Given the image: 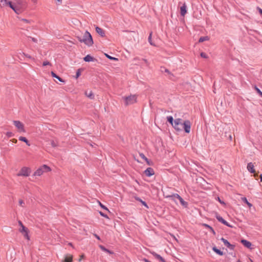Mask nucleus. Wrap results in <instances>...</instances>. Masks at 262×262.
Instances as JSON below:
<instances>
[{
    "label": "nucleus",
    "instance_id": "1",
    "mask_svg": "<svg viewBox=\"0 0 262 262\" xmlns=\"http://www.w3.org/2000/svg\"><path fill=\"white\" fill-rule=\"evenodd\" d=\"M173 127L178 131H181L184 129L186 133L190 132L191 123L189 120L183 121L182 119L178 118L174 120Z\"/></svg>",
    "mask_w": 262,
    "mask_h": 262
},
{
    "label": "nucleus",
    "instance_id": "2",
    "mask_svg": "<svg viewBox=\"0 0 262 262\" xmlns=\"http://www.w3.org/2000/svg\"><path fill=\"white\" fill-rule=\"evenodd\" d=\"M8 6L17 14L20 13L26 8V3L23 0H17L16 3L12 4L8 2Z\"/></svg>",
    "mask_w": 262,
    "mask_h": 262
},
{
    "label": "nucleus",
    "instance_id": "3",
    "mask_svg": "<svg viewBox=\"0 0 262 262\" xmlns=\"http://www.w3.org/2000/svg\"><path fill=\"white\" fill-rule=\"evenodd\" d=\"M77 38L80 42H83L89 47L92 46L94 43L92 35L87 31L85 32L82 37L77 36Z\"/></svg>",
    "mask_w": 262,
    "mask_h": 262
},
{
    "label": "nucleus",
    "instance_id": "4",
    "mask_svg": "<svg viewBox=\"0 0 262 262\" xmlns=\"http://www.w3.org/2000/svg\"><path fill=\"white\" fill-rule=\"evenodd\" d=\"M51 171V168L46 165H43L38 168L34 173V176H40L44 172Z\"/></svg>",
    "mask_w": 262,
    "mask_h": 262
},
{
    "label": "nucleus",
    "instance_id": "5",
    "mask_svg": "<svg viewBox=\"0 0 262 262\" xmlns=\"http://www.w3.org/2000/svg\"><path fill=\"white\" fill-rule=\"evenodd\" d=\"M31 172L30 168L27 167H23L21 168L19 172L17 174V176L28 177Z\"/></svg>",
    "mask_w": 262,
    "mask_h": 262
},
{
    "label": "nucleus",
    "instance_id": "6",
    "mask_svg": "<svg viewBox=\"0 0 262 262\" xmlns=\"http://www.w3.org/2000/svg\"><path fill=\"white\" fill-rule=\"evenodd\" d=\"M125 101V105L132 104L136 102L137 97L135 95H130L124 98Z\"/></svg>",
    "mask_w": 262,
    "mask_h": 262
},
{
    "label": "nucleus",
    "instance_id": "7",
    "mask_svg": "<svg viewBox=\"0 0 262 262\" xmlns=\"http://www.w3.org/2000/svg\"><path fill=\"white\" fill-rule=\"evenodd\" d=\"M13 124L19 132H25L24 125L19 121H13Z\"/></svg>",
    "mask_w": 262,
    "mask_h": 262
},
{
    "label": "nucleus",
    "instance_id": "8",
    "mask_svg": "<svg viewBox=\"0 0 262 262\" xmlns=\"http://www.w3.org/2000/svg\"><path fill=\"white\" fill-rule=\"evenodd\" d=\"M216 218L220 222L222 223L224 225H226L227 226L229 227H232V226L231 225L229 224L227 222H226L224 219H223V217L222 216H221L220 215H216Z\"/></svg>",
    "mask_w": 262,
    "mask_h": 262
},
{
    "label": "nucleus",
    "instance_id": "9",
    "mask_svg": "<svg viewBox=\"0 0 262 262\" xmlns=\"http://www.w3.org/2000/svg\"><path fill=\"white\" fill-rule=\"evenodd\" d=\"M145 174L147 177H150L154 174V170L152 168L148 167L144 171Z\"/></svg>",
    "mask_w": 262,
    "mask_h": 262
},
{
    "label": "nucleus",
    "instance_id": "10",
    "mask_svg": "<svg viewBox=\"0 0 262 262\" xmlns=\"http://www.w3.org/2000/svg\"><path fill=\"white\" fill-rule=\"evenodd\" d=\"M18 224L20 226V228L19 229V231L22 234L24 232L28 231V229L23 224L22 222L20 221H18Z\"/></svg>",
    "mask_w": 262,
    "mask_h": 262
},
{
    "label": "nucleus",
    "instance_id": "11",
    "mask_svg": "<svg viewBox=\"0 0 262 262\" xmlns=\"http://www.w3.org/2000/svg\"><path fill=\"white\" fill-rule=\"evenodd\" d=\"M221 240L224 243V245L229 248L230 249H233L234 248V246L230 244V243L224 238L222 237L221 238Z\"/></svg>",
    "mask_w": 262,
    "mask_h": 262
},
{
    "label": "nucleus",
    "instance_id": "12",
    "mask_svg": "<svg viewBox=\"0 0 262 262\" xmlns=\"http://www.w3.org/2000/svg\"><path fill=\"white\" fill-rule=\"evenodd\" d=\"M95 29H96V32L99 35H100L101 37L105 36V31L104 30H103L102 28H101L99 27H96Z\"/></svg>",
    "mask_w": 262,
    "mask_h": 262
},
{
    "label": "nucleus",
    "instance_id": "13",
    "mask_svg": "<svg viewBox=\"0 0 262 262\" xmlns=\"http://www.w3.org/2000/svg\"><path fill=\"white\" fill-rule=\"evenodd\" d=\"M187 13V10H186V5L184 3L183 4V6L181 7L180 8V13L181 15L183 16H184Z\"/></svg>",
    "mask_w": 262,
    "mask_h": 262
},
{
    "label": "nucleus",
    "instance_id": "14",
    "mask_svg": "<svg viewBox=\"0 0 262 262\" xmlns=\"http://www.w3.org/2000/svg\"><path fill=\"white\" fill-rule=\"evenodd\" d=\"M152 255L158 260L160 261L161 262H166L164 259L161 257L159 254H157L155 252H151Z\"/></svg>",
    "mask_w": 262,
    "mask_h": 262
},
{
    "label": "nucleus",
    "instance_id": "15",
    "mask_svg": "<svg viewBox=\"0 0 262 262\" xmlns=\"http://www.w3.org/2000/svg\"><path fill=\"white\" fill-rule=\"evenodd\" d=\"M247 169L251 173H255V170L254 168L253 164L251 162L249 163L247 165Z\"/></svg>",
    "mask_w": 262,
    "mask_h": 262
},
{
    "label": "nucleus",
    "instance_id": "16",
    "mask_svg": "<svg viewBox=\"0 0 262 262\" xmlns=\"http://www.w3.org/2000/svg\"><path fill=\"white\" fill-rule=\"evenodd\" d=\"M85 95L91 99H93L94 98V93L91 91H86L85 92Z\"/></svg>",
    "mask_w": 262,
    "mask_h": 262
},
{
    "label": "nucleus",
    "instance_id": "17",
    "mask_svg": "<svg viewBox=\"0 0 262 262\" xmlns=\"http://www.w3.org/2000/svg\"><path fill=\"white\" fill-rule=\"evenodd\" d=\"M84 60L86 62L94 61L96 59L90 55H87L84 57Z\"/></svg>",
    "mask_w": 262,
    "mask_h": 262
},
{
    "label": "nucleus",
    "instance_id": "18",
    "mask_svg": "<svg viewBox=\"0 0 262 262\" xmlns=\"http://www.w3.org/2000/svg\"><path fill=\"white\" fill-rule=\"evenodd\" d=\"M241 243L243 244L244 246L248 248H250L251 246V243L250 242L247 241V240L245 239H242L241 241Z\"/></svg>",
    "mask_w": 262,
    "mask_h": 262
},
{
    "label": "nucleus",
    "instance_id": "19",
    "mask_svg": "<svg viewBox=\"0 0 262 262\" xmlns=\"http://www.w3.org/2000/svg\"><path fill=\"white\" fill-rule=\"evenodd\" d=\"M167 198H170L172 199V200L176 201V199L179 200L181 198V196L178 194L174 193V194H172L171 195L167 196Z\"/></svg>",
    "mask_w": 262,
    "mask_h": 262
},
{
    "label": "nucleus",
    "instance_id": "20",
    "mask_svg": "<svg viewBox=\"0 0 262 262\" xmlns=\"http://www.w3.org/2000/svg\"><path fill=\"white\" fill-rule=\"evenodd\" d=\"M73 261V256L72 255H67L65 257L63 262H72Z\"/></svg>",
    "mask_w": 262,
    "mask_h": 262
},
{
    "label": "nucleus",
    "instance_id": "21",
    "mask_svg": "<svg viewBox=\"0 0 262 262\" xmlns=\"http://www.w3.org/2000/svg\"><path fill=\"white\" fill-rule=\"evenodd\" d=\"M202 225L205 228L209 229V230H210L214 235L215 234V232L210 226L207 224H203Z\"/></svg>",
    "mask_w": 262,
    "mask_h": 262
},
{
    "label": "nucleus",
    "instance_id": "22",
    "mask_svg": "<svg viewBox=\"0 0 262 262\" xmlns=\"http://www.w3.org/2000/svg\"><path fill=\"white\" fill-rule=\"evenodd\" d=\"M51 75L53 77H54L56 79H57L59 81L61 82H64V81L60 77H59L58 75H57L54 72H51Z\"/></svg>",
    "mask_w": 262,
    "mask_h": 262
},
{
    "label": "nucleus",
    "instance_id": "23",
    "mask_svg": "<svg viewBox=\"0 0 262 262\" xmlns=\"http://www.w3.org/2000/svg\"><path fill=\"white\" fill-rule=\"evenodd\" d=\"M212 250L214 252H215L216 254L220 255H223L224 254L223 252L220 250L218 249L216 247H213L212 248Z\"/></svg>",
    "mask_w": 262,
    "mask_h": 262
},
{
    "label": "nucleus",
    "instance_id": "24",
    "mask_svg": "<svg viewBox=\"0 0 262 262\" xmlns=\"http://www.w3.org/2000/svg\"><path fill=\"white\" fill-rule=\"evenodd\" d=\"M19 140L21 141H23L26 143V144L28 146L30 145L29 141L27 139L26 137L20 136L19 137Z\"/></svg>",
    "mask_w": 262,
    "mask_h": 262
},
{
    "label": "nucleus",
    "instance_id": "25",
    "mask_svg": "<svg viewBox=\"0 0 262 262\" xmlns=\"http://www.w3.org/2000/svg\"><path fill=\"white\" fill-rule=\"evenodd\" d=\"M100 248L103 251L108 253L110 254H113V252L108 250L107 249L105 248L103 246L100 245L99 246Z\"/></svg>",
    "mask_w": 262,
    "mask_h": 262
},
{
    "label": "nucleus",
    "instance_id": "26",
    "mask_svg": "<svg viewBox=\"0 0 262 262\" xmlns=\"http://www.w3.org/2000/svg\"><path fill=\"white\" fill-rule=\"evenodd\" d=\"M209 39V38L208 36H203V37H201L199 40V42H202L204 41H207V40H208Z\"/></svg>",
    "mask_w": 262,
    "mask_h": 262
},
{
    "label": "nucleus",
    "instance_id": "27",
    "mask_svg": "<svg viewBox=\"0 0 262 262\" xmlns=\"http://www.w3.org/2000/svg\"><path fill=\"white\" fill-rule=\"evenodd\" d=\"M179 200L180 201V202L181 203V204L185 207H187V203L185 201H184V200L181 197Z\"/></svg>",
    "mask_w": 262,
    "mask_h": 262
},
{
    "label": "nucleus",
    "instance_id": "28",
    "mask_svg": "<svg viewBox=\"0 0 262 262\" xmlns=\"http://www.w3.org/2000/svg\"><path fill=\"white\" fill-rule=\"evenodd\" d=\"M167 120L172 126L174 125V121L172 116H168L167 117Z\"/></svg>",
    "mask_w": 262,
    "mask_h": 262
},
{
    "label": "nucleus",
    "instance_id": "29",
    "mask_svg": "<svg viewBox=\"0 0 262 262\" xmlns=\"http://www.w3.org/2000/svg\"><path fill=\"white\" fill-rule=\"evenodd\" d=\"M161 71L162 72L164 71L165 73H167L168 74H171L170 72L167 69H166L165 68L163 67H161Z\"/></svg>",
    "mask_w": 262,
    "mask_h": 262
},
{
    "label": "nucleus",
    "instance_id": "30",
    "mask_svg": "<svg viewBox=\"0 0 262 262\" xmlns=\"http://www.w3.org/2000/svg\"><path fill=\"white\" fill-rule=\"evenodd\" d=\"M81 71H82V69H78V70L76 72V76H75V78L76 79H77L81 75Z\"/></svg>",
    "mask_w": 262,
    "mask_h": 262
},
{
    "label": "nucleus",
    "instance_id": "31",
    "mask_svg": "<svg viewBox=\"0 0 262 262\" xmlns=\"http://www.w3.org/2000/svg\"><path fill=\"white\" fill-rule=\"evenodd\" d=\"M51 144L53 147H56L58 146V143L54 140L51 141Z\"/></svg>",
    "mask_w": 262,
    "mask_h": 262
},
{
    "label": "nucleus",
    "instance_id": "32",
    "mask_svg": "<svg viewBox=\"0 0 262 262\" xmlns=\"http://www.w3.org/2000/svg\"><path fill=\"white\" fill-rule=\"evenodd\" d=\"M106 57L107 58H108V59H111V60H118V58H115V57H112L110 55H108V54H105Z\"/></svg>",
    "mask_w": 262,
    "mask_h": 262
},
{
    "label": "nucleus",
    "instance_id": "33",
    "mask_svg": "<svg viewBox=\"0 0 262 262\" xmlns=\"http://www.w3.org/2000/svg\"><path fill=\"white\" fill-rule=\"evenodd\" d=\"M243 200L244 201V202L245 203H246L248 205V206L249 207H251L252 206V204L247 201V200L246 198H243Z\"/></svg>",
    "mask_w": 262,
    "mask_h": 262
},
{
    "label": "nucleus",
    "instance_id": "34",
    "mask_svg": "<svg viewBox=\"0 0 262 262\" xmlns=\"http://www.w3.org/2000/svg\"><path fill=\"white\" fill-rule=\"evenodd\" d=\"M1 3H3V6H8V2L7 0H1Z\"/></svg>",
    "mask_w": 262,
    "mask_h": 262
},
{
    "label": "nucleus",
    "instance_id": "35",
    "mask_svg": "<svg viewBox=\"0 0 262 262\" xmlns=\"http://www.w3.org/2000/svg\"><path fill=\"white\" fill-rule=\"evenodd\" d=\"M23 235L24 236V237L27 238V239H29V235H28V231H26V232H24V233L23 234Z\"/></svg>",
    "mask_w": 262,
    "mask_h": 262
},
{
    "label": "nucleus",
    "instance_id": "36",
    "mask_svg": "<svg viewBox=\"0 0 262 262\" xmlns=\"http://www.w3.org/2000/svg\"><path fill=\"white\" fill-rule=\"evenodd\" d=\"M255 89L258 94L262 97V92L256 86L255 87Z\"/></svg>",
    "mask_w": 262,
    "mask_h": 262
},
{
    "label": "nucleus",
    "instance_id": "37",
    "mask_svg": "<svg viewBox=\"0 0 262 262\" xmlns=\"http://www.w3.org/2000/svg\"><path fill=\"white\" fill-rule=\"evenodd\" d=\"M140 156L143 159L145 160L146 162H148V159L145 156V155L143 154H142V153L140 154Z\"/></svg>",
    "mask_w": 262,
    "mask_h": 262
},
{
    "label": "nucleus",
    "instance_id": "38",
    "mask_svg": "<svg viewBox=\"0 0 262 262\" xmlns=\"http://www.w3.org/2000/svg\"><path fill=\"white\" fill-rule=\"evenodd\" d=\"M99 204L102 208L108 211V212L110 211L108 208L106 207L104 205H103L102 204H101V202H99Z\"/></svg>",
    "mask_w": 262,
    "mask_h": 262
},
{
    "label": "nucleus",
    "instance_id": "39",
    "mask_svg": "<svg viewBox=\"0 0 262 262\" xmlns=\"http://www.w3.org/2000/svg\"><path fill=\"white\" fill-rule=\"evenodd\" d=\"M151 33H150L149 36L148 37V41L151 45H154L151 41Z\"/></svg>",
    "mask_w": 262,
    "mask_h": 262
},
{
    "label": "nucleus",
    "instance_id": "40",
    "mask_svg": "<svg viewBox=\"0 0 262 262\" xmlns=\"http://www.w3.org/2000/svg\"><path fill=\"white\" fill-rule=\"evenodd\" d=\"M201 56L202 57V58H208V56L207 55H206V53H204V52H202L200 54Z\"/></svg>",
    "mask_w": 262,
    "mask_h": 262
},
{
    "label": "nucleus",
    "instance_id": "41",
    "mask_svg": "<svg viewBox=\"0 0 262 262\" xmlns=\"http://www.w3.org/2000/svg\"><path fill=\"white\" fill-rule=\"evenodd\" d=\"M19 204L22 207H24L25 202L22 200H19Z\"/></svg>",
    "mask_w": 262,
    "mask_h": 262
},
{
    "label": "nucleus",
    "instance_id": "42",
    "mask_svg": "<svg viewBox=\"0 0 262 262\" xmlns=\"http://www.w3.org/2000/svg\"><path fill=\"white\" fill-rule=\"evenodd\" d=\"M99 213H100V214L102 216H103V217H105V218L108 219V216H107L106 214H104V213H103L102 212L100 211V212H99Z\"/></svg>",
    "mask_w": 262,
    "mask_h": 262
},
{
    "label": "nucleus",
    "instance_id": "43",
    "mask_svg": "<svg viewBox=\"0 0 262 262\" xmlns=\"http://www.w3.org/2000/svg\"><path fill=\"white\" fill-rule=\"evenodd\" d=\"M140 202H141L142 204L144 205L145 207H146L147 208H148V206L145 202L141 200V201H140Z\"/></svg>",
    "mask_w": 262,
    "mask_h": 262
},
{
    "label": "nucleus",
    "instance_id": "44",
    "mask_svg": "<svg viewBox=\"0 0 262 262\" xmlns=\"http://www.w3.org/2000/svg\"><path fill=\"white\" fill-rule=\"evenodd\" d=\"M42 65L43 66H46L47 65H51V63L50 62L48 61H44L42 63Z\"/></svg>",
    "mask_w": 262,
    "mask_h": 262
},
{
    "label": "nucleus",
    "instance_id": "45",
    "mask_svg": "<svg viewBox=\"0 0 262 262\" xmlns=\"http://www.w3.org/2000/svg\"><path fill=\"white\" fill-rule=\"evenodd\" d=\"M6 135L8 137H12L13 136V134L11 132H7V134H6Z\"/></svg>",
    "mask_w": 262,
    "mask_h": 262
},
{
    "label": "nucleus",
    "instance_id": "46",
    "mask_svg": "<svg viewBox=\"0 0 262 262\" xmlns=\"http://www.w3.org/2000/svg\"><path fill=\"white\" fill-rule=\"evenodd\" d=\"M30 38L31 39V40L34 42H37V39L34 37H30Z\"/></svg>",
    "mask_w": 262,
    "mask_h": 262
},
{
    "label": "nucleus",
    "instance_id": "47",
    "mask_svg": "<svg viewBox=\"0 0 262 262\" xmlns=\"http://www.w3.org/2000/svg\"><path fill=\"white\" fill-rule=\"evenodd\" d=\"M56 3L57 5H59L62 3V0H56Z\"/></svg>",
    "mask_w": 262,
    "mask_h": 262
},
{
    "label": "nucleus",
    "instance_id": "48",
    "mask_svg": "<svg viewBox=\"0 0 262 262\" xmlns=\"http://www.w3.org/2000/svg\"><path fill=\"white\" fill-rule=\"evenodd\" d=\"M84 258V254H82L81 255H80V257L79 259V261H80L83 258Z\"/></svg>",
    "mask_w": 262,
    "mask_h": 262
},
{
    "label": "nucleus",
    "instance_id": "49",
    "mask_svg": "<svg viewBox=\"0 0 262 262\" xmlns=\"http://www.w3.org/2000/svg\"><path fill=\"white\" fill-rule=\"evenodd\" d=\"M21 20L26 23H28L29 22V20L26 19H22Z\"/></svg>",
    "mask_w": 262,
    "mask_h": 262
},
{
    "label": "nucleus",
    "instance_id": "50",
    "mask_svg": "<svg viewBox=\"0 0 262 262\" xmlns=\"http://www.w3.org/2000/svg\"><path fill=\"white\" fill-rule=\"evenodd\" d=\"M135 198L138 201H139V202L141 201V199L140 198H139V197L135 196Z\"/></svg>",
    "mask_w": 262,
    "mask_h": 262
},
{
    "label": "nucleus",
    "instance_id": "51",
    "mask_svg": "<svg viewBox=\"0 0 262 262\" xmlns=\"http://www.w3.org/2000/svg\"><path fill=\"white\" fill-rule=\"evenodd\" d=\"M257 9L259 11V13L262 15V9H261L260 8H259V7L257 8Z\"/></svg>",
    "mask_w": 262,
    "mask_h": 262
},
{
    "label": "nucleus",
    "instance_id": "52",
    "mask_svg": "<svg viewBox=\"0 0 262 262\" xmlns=\"http://www.w3.org/2000/svg\"><path fill=\"white\" fill-rule=\"evenodd\" d=\"M94 235L95 236V237H96L98 239L100 240V237L97 235L96 234H94Z\"/></svg>",
    "mask_w": 262,
    "mask_h": 262
},
{
    "label": "nucleus",
    "instance_id": "53",
    "mask_svg": "<svg viewBox=\"0 0 262 262\" xmlns=\"http://www.w3.org/2000/svg\"><path fill=\"white\" fill-rule=\"evenodd\" d=\"M143 60L146 63L147 65H148V61L145 59H143Z\"/></svg>",
    "mask_w": 262,
    "mask_h": 262
},
{
    "label": "nucleus",
    "instance_id": "54",
    "mask_svg": "<svg viewBox=\"0 0 262 262\" xmlns=\"http://www.w3.org/2000/svg\"><path fill=\"white\" fill-rule=\"evenodd\" d=\"M11 141L14 143H17V140L15 139H13Z\"/></svg>",
    "mask_w": 262,
    "mask_h": 262
},
{
    "label": "nucleus",
    "instance_id": "55",
    "mask_svg": "<svg viewBox=\"0 0 262 262\" xmlns=\"http://www.w3.org/2000/svg\"><path fill=\"white\" fill-rule=\"evenodd\" d=\"M254 173V177L255 178H256V177H257L258 176V173H257L255 172V173Z\"/></svg>",
    "mask_w": 262,
    "mask_h": 262
},
{
    "label": "nucleus",
    "instance_id": "56",
    "mask_svg": "<svg viewBox=\"0 0 262 262\" xmlns=\"http://www.w3.org/2000/svg\"><path fill=\"white\" fill-rule=\"evenodd\" d=\"M144 260L145 262H151V261H150L149 260H148L147 259H144Z\"/></svg>",
    "mask_w": 262,
    "mask_h": 262
},
{
    "label": "nucleus",
    "instance_id": "57",
    "mask_svg": "<svg viewBox=\"0 0 262 262\" xmlns=\"http://www.w3.org/2000/svg\"><path fill=\"white\" fill-rule=\"evenodd\" d=\"M37 0H32V1L34 3H37Z\"/></svg>",
    "mask_w": 262,
    "mask_h": 262
},
{
    "label": "nucleus",
    "instance_id": "58",
    "mask_svg": "<svg viewBox=\"0 0 262 262\" xmlns=\"http://www.w3.org/2000/svg\"><path fill=\"white\" fill-rule=\"evenodd\" d=\"M24 55H25L26 57H28V58H31V56H29V55H26V54H24Z\"/></svg>",
    "mask_w": 262,
    "mask_h": 262
},
{
    "label": "nucleus",
    "instance_id": "59",
    "mask_svg": "<svg viewBox=\"0 0 262 262\" xmlns=\"http://www.w3.org/2000/svg\"><path fill=\"white\" fill-rule=\"evenodd\" d=\"M259 177L260 179V181L262 182V174H260Z\"/></svg>",
    "mask_w": 262,
    "mask_h": 262
},
{
    "label": "nucleus",
    "instance_id": "60",
    "mask_svg": "<svg viewBox=\"0 0 262 262\" xmlns=\"http://www.w3.org/2000/svg\"><path fill=\"white\" fill-rule=\"evenodd\" d=\"M229 139L230 140H232V136L231 135L229 136Z\"/></svg>",
    "mask_w": 262,
    "mask_h": 262
},
{
    "label": "nucleus",
    "instance_id": "61",
    "mask_svg": "<svg viewBox=\"0 0 262 262\" xmlns=\"http://www.w3.org/2000/svg\"><path fill=\"white\" fill-rule=\"evenodd\" d=\"M147 162V163L148 165H149V164H149V161H148V162Z\"/></svg>",
    "mask_w": 262,
    "mask_h": 262
},
{
    "label": "nucleus",
    "instance_id": "62",
    "mask_svg": "<svg viewBox=\"0 0 262 262\" xmlns=\"http://www.w3.org/2000/svg\"><path fill=\"white\" fill-rule=\"evenodd\" d=\"M218 199L219 200L220 202H221L220 200V198H218Z\"/></svg>",
    "mask_w": 262,
    "mask_h": 262
},
{
    "label": "nucleus",
    "instance_id": "63",
    "mask_svg": "<svg viewBox=\"0 0 262 262\" xmlns=\"http://www.w3.org/2000/svg\"><path fill=\"white\" fill-rule=\"evenodd\" d=\"M237 262H241V261H240L239 260H238V261H237Z\"/></svg>",
    "mask_w": 262,
    "mask_h": 262
}]
</instances>
